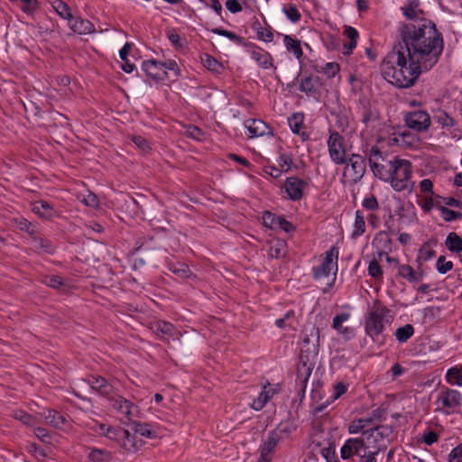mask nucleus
Instances as JSON below:
<instances>
[{"label":"nucleus","instance_id":"9b49d317","mask_svg":"<svg viewBox=\"0 0 462 462\" xmlns=\"http://www.w3.org/2000/svg\"><path fill=\"white\" fill-rule=\"evenodd\" d=\"M386 260L388 263H393L398 268V275L409 282H417L422 279V273L414 271L411 265L401 264L397 259L391 256H387Z\"/></svg>","mask_w":462,"mask_h":462},{"label":"nucleus","instance_id":"c03bdc74","mask_svg":"<svg viewBox=\"0 0 462 462\" xmlns=\"http://www.w3.org/2000/svg\"><path fill=\"white\" fill-rule=\"evenodd\" d=\"M331 264H327V263L323 262L319 266L313 268V276L315 279H320L323 277H328L332 270Z\"/></svg>","mask_w":462,"mask_h":462},{"label":"nucleus","instance_id":"473e14b6","mask_svg":"<svg viewBox=\"0 0 462 462\" xmlns=\"http://www.w3.org/2000/svg\"><path fill=\"white\" fill-rule=\"evenodd\" d=\"M134 439L135 436L127 430V434L121 436L119 439L121 447L128 452H135L138 449V446Z\"/></svg>","mask_w":462,"mask_h":462},{"label":"nucleus","instance_id":"13d9d810","mask_svg":"<svg viewBox=\"0 0 462 462\" xmlns=\"http://www.w3.org/2000/svg\"><path fill=\"white\" fill-rule=\"evenodd\" d=\"M291 164H292V160L289 155L282 154L279 157V166L281 167V169L283 171L287 172L288 171H290Z\"/></svg>","mask_w":462,"mask_h":462},{"label":"nucleus","instance_id":"680f3d73","mask_svg":"<svg viewBox=\"0 0 462 462\" xmlns=\"http://www.w3.org/2000/svg\"><path fill=\"white\" fill-rule=\"evenodd\" d=\"M85 205L96 208L99 204L98 198L94 193H88L81 200Z\"/></svg>","mask_w":462,"mask_h":462},{"label":"nucleus","instance_id":"20e7f679","mask_svg":"<svg viewBox=\"0 0 462 462\" xmlns=\"http://www.w3.org/2000/svg\"><path fill=\"white\" fill-rule=\"evenodd\" d=\"M390 310L380 304H375L369 309L365 317V328L366 334L374 340L383 334L385 325L390 324L392 319L388 314Z\"/></svg>","mask_w":462,"mask_h":462},{"label":"nucleus","instance_id":"f03ea898","mask_svg":"<svg viewBox=\"0 0 462 462\" xmlns=\"http://www.w3.org/2000/svg\"><path fill=\"white\" fill-rule=\"evenodd\" d=\"M305 332L296 377V384L299 387L298 396L300 401L305 396L306 386L315 366V359L319 350V329L311 326L309 329L306 328Z\"/></svg>","mask_w":462,"mask_h":462},{"label":"nucleus","instance_id":"79ce46f5","mask_svg":"<svg viewBox=\"0 0 462 462\" xmlns=\"http://www.w3.org/2000/svg\"><path fill=\"white\" fill-rule=\"evenodd\" d=\"M155 330L159 334L165 336H174L175 328L171 323L166 321H159L155 324Z\"/></svg>","mask_w":462,"mask_h":462},{"label":"nucleus","instance_id":"7c9ffc66","mask_svg":"<svg viewBox=\"0 0 462 462\" xmlns=\"http://www.w3.org/2000/svg\"><path fill=\"white\" fill-rule=\"evenodd\" d=\"M51 6L53 10L63 19L68 21L71 20L72 14L70 7L62 0H55L52 2Z\"/></svg>","mask_w":462,"mask_h":462},{"label":"nucleus","instance_id":"393cba45","mask_svg":"<svg viewBox=\"0 0 462 462\" xmlns=\"http://www.w3.org/2000/svg\"><path fill=\"white\" fill-rule=\"evenodd\" d=\"M33 211L44 218H51L55 215V210L47 201H38L33 205Z\"/></svg>","mask_w":462,"mask_h":462},{"label":"nucleus","instance_id":"4c0bfd02","mask_svg":"<svg viewBox=\"0 0 462 462\" xmlns=\"http://www.w3.org/2000/svg\"><path fill=\"white\" fill-rule=\"evenodd\" d=\"M437 208L440 211L444 220L447 222H450L462 217V214L460 212L449 209L445 206L438 205Z\"/></svg>","mask_w":462,"mask_h":462},{"label":"nucleus","instance_id":"09e8293b","mask_svg":"<svg viewBox=\"0 0 462 462\" xmlns=\"http://www.w3.org/2000/svg\"><path fill=\"white\" fill-rule=\"evenodd\" d=\"M283 12L287 18L292 23H297L300 20L301 15L294 5H289L288 7H284Z\"/></svg>","mask_w":462,"mask_h":462},{"label":"nucleus","instance_id":"0eeeda50","mask_svg":"<svg viewBox=\"0 0 462 462\" xmlns=\"http://www.w3.org/2000/svg\"><path fill=\"white\" fill-rule=\"evenodd\" d=\"M358 456L361 460L366 457V446L362 438L348 439L340 449V456L342 459H349L353 456Z\"/></svg>","mask_w":462,"mask_h":462},{"label":"nucleus","instance_id":"e433bc0d","mask_svg":"<svg viewBox=\"0 0 462 462\" xmlns=\"http://www.w3.org/2000/svg\"><path fill=\"white\" fill-rule=\"evenodd\" d=\"M168 268L171 272L180 278H187L190 273V270L186 263H170Z\"/></svg>","mask_w":462,"mask_h":462},{"label":"nucleus","instance_id":"39448f33","mask_svg":"<svg viewBox=\"0 0 462 462\" xmlns=\"http://www.w3.org/2000/svg\"><path fill=\"white\" fill-rule=\"evenodd\" d=\"M462 394L455 389L444 388L435 402L437 411L450 414L457 411L461 405Z\"/></svg>","mask_w":462,"mask_h":462},{"label":"nucleus","instance_id":"dca6fc26","mask_svg":"<svg viewBox=\"0 0 462 462\" xmlns=\"http://www.w3.org/2000/svg\"><path fill=\"white\" fill-rule=\"evenodd\" d=\"M251 138L272 134L268 125L261 119H249L245 123Z\"/></svg>","mask_w":462,"mask_h":462},{"label":"nucleus","instance_id":"6e6d98bb","mask_svg":"<svg viewBox=\"0 0 462 462\" xmlns=\"http://www.w3.org/2000/svg\"><path fill=\"white\" fill-rule=\"evenodd\" d=\"M162 65H163V70H162L163 78L167 76V70L172 71L175 76L178 75V65L175 60H168L165 62H162Z\"/></svg>","mask_w":462,"mask_h":462},{"label":"nucleus","instance_id":"864d4df0","mask_svg":"<svg viewBox=\"0 0 462 462\" xmlns=\"http://www.w3.org/2000/svg\"><path fill=\"white\" fill-rule=\"evenodd\" d=\"M339 65L337 62H328L325 65L323 68V72L325 75H327L328 78H333L336 76L337 73L339 72Z\"/></svg>","mask_w":462,"mask_h":462},{"label":"nucleus","instance_id":"4d7b16f0","mask_svg":"<svg viewBox=\"0 0 462 462\" xmlns=\"http://www.w3.org/2000/svg\"><path fill=\"white\" fill-rule=\"evenodd\" d=\"M362 206L368 210H376L379 208L378 200L374 195L365 198L362 202Z\"/></svg>","mask_w":462,"mask_h":462},{"label":"nucleus","instance_id":"4be33fe9","mask_svg":"<svg viewBox=\"0 0 462 462\" xmlns=\"http://www.w3.org/2000/svg\"><path fill=\"white\" fill-rule=\"evenodd\" d=\"M31 240L32 245L35 249L42 250V252L51 254L54 253V246L52 245L51 242L49 239L35 236L33 234L32 236Z\"/></svg>","mask_w":462,"mask_h":462},{"label":"nucleus","instance_id":"e2e57ef3","mask_svg":"<svg viewBox=\"0 0 462 462\" xmlns=\"http://www.w3.org/2000/svg\"><path fill=\"white\" fill-rule=\"evenodd\" d=\"M226 7L233 14L241 12L243 9L241 4L237 0H226Z\"/></svg>","mask_w":462,"mask_h":462},{"label":"nucleus","instance_id":"b1692460","mask_svg":"<svg viewBox=\"0 0 462 462\" xmlns=\"http://www.w3.org/2000/svg\"><path fill=\"white\" fill-rule=\"evenodd\" d=\"M445 245L451 253H460L462 251V237L456 232H451L446 238Z\"/></svg>","mask_w":462,"mask_h":462},{"label":"nucleus","instance_id":"58836bf2","mask_svg":"<svg viewBox=\"0 0 462 462\" xmlns=\"http://www.w3.org/2000/svg\"><path fill=\"white\" fill-rule=\"evenodd\" d=\"M285 254V243L278 240L270 245L269 255L272 258H281Z\"/></svg>","mask_w":462,"mask_h":462},{"label":"nucleus","instance_id":"bb28decb","mask_svg":"<svg viewBox=\"0 0 462 462\" xmlns=\"http://www.w3.org/2000/svg\"><path fill=\"white\" fill-rule=\"evenodd\" d=\"M132 430L134 433L140 434L148 439H154L157 437V432L152 429V425L148 423L133 422Z\"/></svg>","mask_w":462,"mask_h":462},{"label":"nucleus","instance_id":"37998d69","mask_svg":"<svg viewBox=\"0 0 462 462\" xmlns=\"http://www.w3.org/2000/svg\"><path fill=\"white\" fill-rule=\"evenodd\" d=\"M201 60L203 65L211 71L219 72L220 69L222 68L221 63L208 54H205Z\"/></svg>","mask_w":462,"mask_h":462},{"label":"nucleus","instance_id":"3c124183","mask_svg":"<svg viewBox=\"0 0 462 462\" xmlns=\"http://www.w3.org/2000/svg\"><path fill=\"white\" fill-rule=\"evenodd\" d=\"M127 434V430H116L112 427H107L105 435L110 439H116L119 441L121 436H125Z\"/></svg>","mask_w":462,"mask_h":462},{"label":"nucleus","instance_id":"c756f323","mask_svg":"<svg viewBox=\"0 0 462 462\" xmlns=\"http://www.w3.org/2000/svg\"><path fill=\"white\" fill-rule=\"evenodd\" d=\"M270 217H272L273 219H276V221L278 222L276 227H280L281 229L284 230L287 233H290L294 230V226L291 222H289L282 217H277L270 212H266L263 216V223L265 226L268 225V220Z\"/></svg>","mask_w":462,"mask_h":462},{"label":"nucleus","instance_id":"a878e982","mask_svg":"<svg viewBox=\"0 0 462 462\" xmlns=\"http://www.w3.org/2000/svg\"><path fill=\"white\" fill-rule=\"evenodd\" d=\"M44 418L50 425L55 428H61L66 423V418L59 411L54 410H48L44 412Z\"/></svg>","mask_w":462,"mask_h":462},{"label":"nucleus","instance_id":"f8f14e48","mask_svg":"<svg viewBox=\"0 0 462 462\" xmlns=\"http://www.w3.org/2000/svg\"><path fill=\"white\" fill-rule=\"evenodd\" d=\"M306 185L307 182L304 180L297 177H290L287 178L284 188L289 198L294 201H297L302 198L303 189Z\"/></svg>","mask_w":462,"mask_h":462},{"label":"nucleus","instance_id":"774afa93","mask_svg":"<svg viewBox=\"0 0 462 462\" xmlns=\"http://www.w3.org/2000/svg\"><path fill=\"white\" fill-rule=\"evenodd\" d=\"M15 418L26 425H31L32 423V420H33L32 415H30L26 412H23V411L17 412L15 414Z\"/></svg>","mask_w":462,"mask_h":462},{"label":"nucleus","instance_id":"6ab92c4d","mask_svg":"<svg viewBox=\"0 0 462 462\" xmlns=\"http://www.w3.org/2000/svg\"><path fill=\"white\" fill-rule=\"evenodd\" d=\"M250 53L252 59L255 60L262 68L269 69L273 67V57L266 51L259 47H254Z\"/></svg>","mask_w":462,"mask_h":462},{"label":"nucleus","instance_id":"7ed1b4c3","mask_svg":"<svg viewBox=\"0 0 462 462\" xmlns=\"http://www.w3.org/2000/svg\"><path fill=\"white\" fill-rule=\"evenodd\" d=\"M393 163H394L391 178L388 180L391 182L392 188L396 191L408 190L409 193L412 192L414 189V182L411 179V163L407 160L398 159L394 157Z\"/></svg>","mask_w":462,"mask_h":462},{"label":"nucleus","instance_id":"603ef678","mask_svg":"<svg viewBox=\"0 0 462 462\" xmlns=\"http://www.w3.org/2000/svg\"><path fill=\"white\" fill-rule=\"evenodd\" d=\"M23 4L22 6L23 12L27 14H32L38 8V0H21Z\"/></svg>","mask_w":462,"mask_h":462},{"label":"nucleus","instance_id":"f3484780","mask_svg":"<svg viewBox=\"0 0 462 462\" xmlns=\"http://www.w3.org/2000/svg\"><path fill=\"white\" fill-rule=\"evenodd\" d=\"M142 69L144 73L152 79L162 80L163 76L162 70H163V65L162 62L155 60H144L142 64Z\"/></svg>","mask_w":462,"mask_h":462},{"label":"nucleus","instance_id":"338daca9","mask_svg":"<svg viewBox=\"0 0 462 462\" xmlns=\"http://www.w3.org/2000/svg\"><path fill=\"white\" fill-rule=\"evenodd\" d=\"M347 390V387L343 383H337L334 387V399H337L342 396Z\"/></svg>","mask_w":462,"mask_h":462},{"label":"nucleus","instance_id":"9d476101","mask_svg":"<svg viewBox=\"0 0 462 462\" xmlns=\"http://www.w3.org/2000/svg\"><path fill=\"white\" fill-rule=\"evenodd\" d=\"M282 440V436L279 432L273 430L268 433L267 439L261 446V459L264 462L271 460V455L274 452L277 445Z\"/></svg>","mask_w":462,"mask_h":462},{"label":"nucleus","instance_id":"0e129e2a","mask_svg":"<svg viewBox=\"0 0 462 462\" xmlns=\"http://www.w3.org/2000/svg\"><path fill=\"white\" fill-rule=\"evenodd\" d=\"M188 135L196 140H201L203 137V132L197 126H190L187 131Z\"/></svg>","mask_w":462,"mask_h":462},{"label":"nucleus","instance_id":"f257e3e1","mask_svg":"<svg viewBox=\"0 0 462 462\" xmlns=\"http://www.w3.org/2000/svg\"><path fill=\"white\" fill-rule=\"evenodd\" d=\"M420 3L411 0L402 7L410 20L398 30V42L383 59L380 69L383 77L393 85L407 88L413 86L423 70L434 67L444 48L442 34L430 20L420 18Z\"/></svg>","mask_w":462,"mask_h":462},{"label":"nucleus","instance_id":"ea45409f","mask_svg":"<svg viewBox=\"0 0 462 462\" xmlns=\"http://www.w3.org/2000/svg\"><path fill=\"white\" fill-rule=\"evenodd\" d=\"M288 123L291 131L299 134L303 125V116L301 114H293L288 118Z\"/></svg>","mask_w":462,"mask_h":462},{"label":"nucleus","instance_id":"c85d7f7f","mask_svg":"<svg viewBox=\"0 0 462 462\" xmlns=\"http://www.w3.org/2000/svg\"><path fill=\"white\" fill-rule=\"evenodd\" d=\"M350 317L349 313H341L334 317L332 328L344 336L352 333L349 328L343 327V322L346 321Z\"/></svg>","mask_w":462,"mask_h":462},{"label":"nucleus","instance_id":"1a4fd4ad","mask_svg":"<svg viewBox=\"0 0 462 462\" xmlns=\"http://www.w3.org/2000/svg\"><path fill=\"white\" fill-rule=\"evenodd\" d=\"M109 399L114 410L124 415L128 420H132L133 418L137 416L139 412L138 407L131 401L121 395L110 396Z\"/></svg>","mask_w":462,"mask_h":462},{"label":"nucleus","instance_id":"2eb2a0df","mask_svg":"<svg viewBox=\"0 0 462 462\" xmlns=\"http://www.w3.org/2000/svg\"><path fill=\"white\" fill-rule=\"evenodd\" d=\"M88 383L102 396L110 397L114 393V386L102 376H91Z\"/></svg>","mask_w":462,"mask_h":462},{"label":"nucleus","instance_id":"49530a36","mask_svg":"<svg viewBox=\"0 0 462 462\" xmlns=\"http://www.w3.org/2000/svg\"><path fill=\"white\" fill-rule=\"evenodd\" d=\"M42 283L53 289H60L63 284V279L57 275L45 276L42 280Z\"/></svg>","mask_w":462,"mask_h":462},{"label":"nucleus","instance_id":"2f4dec72","mask_svg":"<svg viewBox=\"0 0 462 462\" xmlns=\"http://www.w3.org/2000/svg\"><path fill=\"white\" fill-rule=\"evenodd\" d=\"M373 423V418H361L358 420H353L348 426V431L352 434L358 433L363 431L365 427L371 425Z\"/></svg>","mask_w":462,"mask_h":462},{"label":"nucleus","instance_id":"aec40b11","mask_svg":"<svg viewBox=\"0 0 462 462\" xmlns=\"http://www.w3.org/2000/svg\"><path fill=\"white\" fill-rule=\"evenodd\" d=\"M367 156L370 168H377L379 165L390 161L387 159V154H384L377 146H373L369 150Z\"/></svg>","mask_w":462,"mask_h":462},{"label":"nucleus","instance_id":"de8ad7c7","mask_svg":"<svg viewBox=\"0 0 462 462\" xmlns=\"http://www.w3.org/2000/svg\"><path fill=\"white\" fill-rule=\"evenodd\" d=\"M109 454L102 449H92L88 454V458L92 462H104L108 459Z\"/></svg>","mask_w":462,"mask_h":462},{"label":"nucleus","instance_id":"ddd939ff","mask_svg":"<svg viewBox=\"0 0 462 462\" xmlns=\"http://www.w3.org/2000/svg\"><path fill=\"white\" fill-rule=\"evenodd\" d=\"M347 162V160H346ZM348 164L353 171V180L358 182L365 173L366 162L365 158L357 153H352L348 159Z\"/></svg>","mask_w":462,"mask_h":462},{"label":"nucleus","instance_id":"a19ab883","mask_svg":"<svg viewBox=\"0 0 462 462\" xmlns=\"http://www.w3.org/2000/svg\"><path fill=\"white\" fill-rule=\"evenodd\" d=\"M300 90L307 95H312L316 92L315 82L312 76H308L301 79L300 84Z\"/></svg>","mask_w":462,"mask_h":462},{"label":"nucleus","instance_id":"a18cd8bd","mask_svg":"<svg viewBox=\"0 0 462 462\" xmlns=\"http://www.w3.org/2000/svg\"><path fill=\"white\" fill-rule=\"evenodd\" d=\"M368 273L374 279H381L383 276V270L376 259L370 261L368 265Z\"/></svg>","mask_w":462,"mask_h":462},{"label":"nucleus","instance_id":"5fc2aeb1","mask_svg":"<svg viewBox=\"0 0 462 462\" xmlns=\"http://www.w3.org/2000/svg\"><path fill=\"white\" fill-rule=\"evenodd\" d=\"M132 141L143 152H147L148 150H150L149 143L144 137L141 135H133Z\"/></svg>","mask_w":462,"mask_h":462},{"label":"nucleus","instance_id":"052dcab7","mask_svg":"<svg viewBox=\"0 0 462 462\" xmlns=\"http://www.w3.org/2000/svg\"><path fill=\"white\" fill-rule=\"evenodd\" d=\"M438 122L442 125L443 126H453L454 125V120L451 116H449L446 112L442 111L439 113V115L437 116Z\"/></svg>","mask_w":462,"mask_h":462},{"label":"nucleus","instance_id":"8fccbe9b","mask_svg":"<svg viewBox=\"0 0 462 462\" xmlns=\"http://www.w3.org/2000/svg\"><path fill=\"white\" fill-rule=\"evenodd\" d=\"M453 267L451 261H446L445 256L441 255L437 260V269L439 273L445 274Z\"/></svg>","mask_w":462,"mask_h":462},{"label":"nucleus","instance_id":"6e6552de","mask_svg":"<svg viewBox=\"0 0 462 462\" xmlns=\"http://www.w3.org/2000/svg\"><path fill=\"white\" fill-rule=\"evenodd\" d=\"M406 125L418 132L427 131L430 126V116L423 111L418 110L406 114L405 116Z\"/></svg>","mask_w":462,"mask_h":462},{"label":"nucleus","instance_id":"412c9836","mask_svg":"<svg viewBox=\"0 0 462 462\" xmlns=\"http://www.w3.org/2000/svg\"><path fill=\"white\" fill-rule=\"evenodd\" d=\"M283 42L286 50L290 52H292L295 58L298 60H300V59L303 56V51L301 49L300 42L291 35H285L283 38Z\"/></svg>","mask_w":462,"mask_h":462},{"label":"nucleus","instance_id":"5701e85b","mask_svg":"<svg viewBox=\"0 0 462 462\" xmlns=\"http://www.w3.org/2000/svg\"><path fill=\"white\" fill-rule=\"evenodd\" d=\"M445 379L450 385L462 386V367L456 365L448 369Z\"/></svg>","mask_w":462,"mask_h":462},{"label":"nucleus","instance_id":"72a5a7b5","mask_svg":"<svg viewBox=\"0 0 462 462\" xmlns=\"http://www.w3.org/2000/svg\"><path fill=\"white\" fill-rule=\"evenodd\" d=\"M211 32L215 34L226 37L229 40H231L238 44H242L244 46L247 45L245 38L234 33L233 32H230V31H227V30L222 29V28H213V29H211Z\"/></svg>","mask_w":462,"mask_h":462},{"label":"nucleus","instance_id":"423d86ee","mask_svg":"<svg viewBox=\"0 0 462 462\" xmlns=\"http://www.w3.org/2000/svg\"><path fill=\"white\" fill-rule=\"evenodd\" d=\"M327 144L330 159L336 164H346V158L343 136L340 135L337 131L330 130Z\"/></svg>","mask_w":462,"mask_h":462},{"label":"nucleus","instance_id":"f704fd0d","mask_svg":"<svg viewBox=\"0 0 462 462\" xmlns=\"http://www.w3.org/2000/svg\"><path fill=\"white\" fill-rule=\"evenodd\" d=\"M413 334L414 328L411 324H406L403 327L398 328L395 331L396 339L400 343H404L408 341V339H410L413 336Z\"/></svg>","mask_w":462,"mask_h":462},{"label":"nucleus","instance_id":"a211bd4d","mask_svg":"<svg viewBox=\"0 0 462 462\" xmlns=\"http://www.w3.org/2000/svg\"><path fill=\"white\" fill-rule=\"evenodd\" d=\"M70 29L79 34H88L94 32L95 27L88 20H84L79 17H73L69 21Z\"/></svg>","mask_w":462,"mask_h":462},{"label":"nucleus","instance_id":"69168bd1","mask_svg":"<svg viewBox=\"0 0 462 462\" xmlns=\"http://www.w3.org/2000/svg\"><path fill=\"white\" fill-rule=\"evenodd\" d=\"M344 34L349 39V41H357L359 36L357 30L352 26H346Z\"/></svg>","mask_w":462,"mask_h":462},{"label":"nucleus","instance_id":"c9c22d12","mask_svg":"<svg viewBox=\"0 0 462 462\" xmlns=\"http://www.w3.org/2000/svg\"><path fill=\"white\" fill-rule=\"evenodd\" d=\"M354 231L352 233V237H358L365 233V222L363 212L361 210L356 211V218L354 224Z\"/></svg>","mask_w":462,"mask_h":462},{"label":"nucleus","instance_id":"4468645a","mask_svg":"<svg viewBox=\"0 0 462 462\" xmlns=\"http://www.w3.org/2000/svg\"><path fill=\"white\" fill-rule=\"evenodd\" d=\"M358 109L361 121L365 125H368L369 123L378 119V111L374 106H372L369 100L365 98L360 99Z\"/></svg>","mask_w":462,"mask_h":462},{"label":"nucleus","instance_id":"cd10ccee","mask_svg":"<svg viewBox=\"0 0 462 462\" xmlns=\"http://www.w3.org/2000/svg\"><path fill=\"white\" fill-rule=\"evenodd\" d=\"M394 163L393 161L386 162V163L379 165L377 168H371L374 175L380 180H388L391 178Z\"/></svg>","mask_w":462,"mask_h":462},{"label":"nucleus","instance_id":"bf43d9fd","mask_svg":"<svg viewBox=\"0 0 462 462\" xmlns=\"http://www.w3.org/2000/svg\"><path fill=\"white\" fill-rule=\"evenodd\" d=\"M448 462H462V443L452 449Z\"/></svg>","mask_w":462,"mask_h":462}]
</instances>
